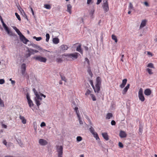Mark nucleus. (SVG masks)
Wrapping results in <instances>:
<instances>
[{
	"mask_svg": "<svg viewBox=\"0 0 157 157\" xmlns=\"http://www.w3.org/2000/svg\"><path fill=\"white\" fill-rule=\"evenodd\" d=\"M14 29L16 32L19 36L20 40L24 43L27 44V43L29 41L26 38L25 36L21 33L19 30L17 29L16 27H14Z\"/></svg>",
	"mask_w": 157,
	"mask_h": 157,
	"instance_id": "obj_1",
	"label": "nucleus"
},
{
	"mask_svg": "<svg viewBox=\"0 0 157 157\" xmlns=\"http://www.w3.org/2000/svg\"><path fill=\"white\" fill-rule=\"evenodd\" d=\"M79 54L77 52H75L71 54H67L64 55L65 56L67 57L68 58H70L71 60H73L77 59Z\"/></svg>",
	"mask_w": 157,
	"mask_h": 157,
	"instance_id": "obj_2",
	"label": "nucleus"
},
{
	"mask_svg": "<svg viewBox=\"0 0 157 157\" xmlns=\"http://www.w3.org/2000/svg\"><path fill=\"white\" fill-rule=\"evenodd\" d=\"M33 58L36 60L40 62L45 63L47 60L46 58L40 56H37L33 57Z\"/></svg>",
	"mask_w": 157,
	"mask_h": 157,
	"instance_id": "obj_3",
	"label": "nucleus"
},
{
	"mask_svg": "<svg viewBox=\"0 0 157 157\" xmlns=\"http://www.w3.org/2000/svg\"><path fill=\"white\" fill-rule=\"evenodd\" d=\"M138 97L139 99L141 101H144L145 100V98L143 94V90L142 88L140 89L138 92Z\"/></svg>",
	"mask_w": 157,
	"mask_h": 157,
	"instance_id": "obj_4",
	"label": "nucleus"
},
{
	"mask_svg": "<svg viewBox=\"0 0 157 157\" xmlns=\"http://www.w3.org/2000/svg\"><path fill=\"white\" fill-rule=\"evenodd\" d=\"M63 147L62 146H58L57 147V151L58 153V157H62Z\"/></svg>",
	"mask_w": 157,
	"mask_h": 157,
	"instance_id": "obj_5",
	"label": "nucleus"
},
{
	"mask_svg": "<svg viewBox=\"0 0 157 157\" xmlns=\"http://www.w3.org/2000/svg\"><path fill=\"white\" fill-rule=\"evenodd\" d=\"M102 7L105 12H107L109 11V6L107 0H106L105 2L103 3Z\"/></svg>",
	"mask_w": 157,
	"mask_h": 157,
	"instance_id": "obj_6",
	"label": "nucleus"
},
{
	"mask_svg": "<svg viewBox=\"0 0 157 157\" xmlns=\"http://www.w3.org/2000/svg\"><path fill=\"white\" fill-rule=\"evenodd\" d=\"M75 110L76 112L78 117V120L79 121V123L80 124H83L82 121L81 120V118L79 113V112L78 110V107H75Z\"/></svg>",
	"mask_w": 157,
	"mask_h": 157,
	"instance_id": "obj_7",
	"label": "nucleus"
},
{
	"mask_svg": "<svg viewBox=\"0 0 157 157\" xmlns=\"http://www.w3.org/2000/svg\"><path fill=\"white\" fill-rule=\"evenodd\" d=\"M101 86V85H100L97 84L95 85V87L94 86V88H93L95 93H99V91L100 90Z\"/></svg>",
	"mask_w": 157,
	"mask_h": 157,
	"instance_id": "obj_8",
	"label": "nucleus"
},
{
	"mask_svg": "<svg viewBox=\"0 0 157 157\" xmlns=\"http://www.w3.org/2000/svg\"><path fill=\"white\" fill-rule=\"evenodd\" d=\"M39 143L42 146H45L48 144L47 141L44 139H41L39 140Z\"/></svg>",
	"mask_w": 157,
	"mask_h": 157,
	"instance_id": "obj_9",
	"label": "nucleus"
},
{
	"mask_svg": "<svg viewBox=\"0 0 157 157\" xmlns=\"http://www.w3.org/2000/svg\"><path fill=\"white\" fill-rule=\"evenodd\" d=\"M147 22V20L146 19L142 20L140 26V29H141L144 27L146 25Z\"/></svg>",
	"mask_w": 157,
	"mask_h": 157,
	"instance_id": "obj_10",
	"label": "nucleus"
},
{
	"mask_svg": "<svg viewBox=\"0 0 157 157\" xmlns=\"http://www.w3.org/2000/svg\"><path fill=\"white\" fill-rule=\"evenodd\" d=\"M127 136V134L125 132L121 131L119 133V136L121 138H125Z\"/></svg>",
	"mask_w": 157,
	"mask_h": 157,
	"instance_id": "obj_11",
	"label": "nucleus"
},
{
	"mask_svg": "<svg viewBox=\"0 0 157 157\" xmlns=\"http://www.w3.org/2000/svg\"><path fill=\"white\" fill-rule=\"evenodd\" d=\"M151 91L149 89H147L144 91V94L147 96H149L151 95Z\"/></svg>",
	"mask_w": 157,
	"mask_h": 157,
	"instance_id": "obj_12",
	"label": "nucleus"
},
{
	"mask_svg": "<svg viewBox=\"0 0 157 157\" xmlns=\"http://www.w3.org/2000/svg\"><path fill=\"white\" fill-rule=\"evenodd\" d=\"M127 79L126 78L123 79L122 84L120 85V87L121 88H124L127 83Z\"/></svg>",
	"mask_w": 157,
	"mask_h": 157,
	"instance_id": "obj_13",
	"label": "nucleus"
},
{
	"mask_svg": "<svg viewBox=\"0 0 157 157\" xmlns=\"http://www.w3.org/2000/svg\"><path fill=\"white\" fill-rule=\"evenodd\" d=\"M102 135L104 139L107 141L109 140V136L107 133L105 132L102 133Z\"/></svg>",
	"mask_w": 157,
	"mask_h": 157,
	"instance_id": "obj_14",
	"label": "nucleus"
},
{
	"mask_svg": "<svg viewBox=\"0 0 157 157\" xmlns=\"http://www.w3.org/2000/svg\"><path fill=\"white\" fill-rule=\"evenodd\" d=\"M130 86V84H128L127 86L125 87V88L122 91V94H126V93L128 91V89H129Z\"/></svg>",
	"mask_w": 157,
	"mask_h": 157,
	"instance_id": "obj_15",
	"label": "nucleus"
},
{
	"mask_svg": "<svg viewBox=\"0 0 157 157\" xmlns=\"http://www.w3.org/2000/svg\"><path fill=\"white\" fill-rule=\"evenodd\" d=\"M81 44H79V46H78L77 47L76 49V51L80 52L81 53V54H83V51L81 48Z\"/></svg>",
	"mask_w": 157,
	"mask_h": 157,
	"instance_id": "obj_16",
	"label": "nucleus"
},
{
	"mask_svg": "<svg viewBox=\"0 0 157 157\" xmlns=\"http://www.w3.org/2000/svg\"><path fill=\"white\" fill-rule=\"evenodd\" d=\"M96 84L101 85V79L100 77H98L97 78L96 81Z\"/></svg>",
	"mask_w": 157,
	"mask_h": 157,
	"instance_id": "obj_17",
	"label": "nucleus"
},
{
	"mask_svg": "<svg viewBox=\"0 0 157 157\" xmlns=\"http://www.w3.org/2000/svg\"><path fill=\"white\" fill-rule=\"evenodd\" d=\"M61 49L62 51H65L67 50L68 48V47L66 45H62L60 46Z\"/></svg>",
	"mask_w": 157,
	"mask_h": 157,
	"instance_id": "obj_18",
	"label": "nucleus"
},
{
	"mask_svg": "<svg viewBox=\"0 0 157 157\" xmlns=\"http://www.w3.org/2000/svg\"><path fill=\"white\" fill-rule=\"evenodd\" d=\"M35 95L36 96V98H35L36 100H39L40 101H42V98L40 97V96L39 94L37 92L35 93Z\"/></svg>",
	"mask_w": 157,
	"mask_h": 157,
	"instance_id": "obj_19",
	"label": "nucleus"
},
{
	"mask_svg": "<svg viewBox=\"0 0 157 157\" xmlns=\"http://www.w3.org/2000/svg\"><path fill=\"white\" fill-rule=\"evenodd\" d=\"M19 118L21 120L23 124H25L26 123V121L24 117L20 116Z\"/></svg>",
	"mask_w": 157,
	"mask_h": 157,
	"instance_id": "obj_20",
	"label": "nucleus"
},
{
	"mask_svg": "<svg viewBox=\"0 0 157 157\" xmlns=\"http://www.w3.org/2000/svg\"><path fill=\"white\" fill-rule=\"evenodd\" d=\"M53 43L56 44H58L59 41V39L57 38H54L52 40Z\"/></svg>",
	"mask_w": 157,
	"mask_h": 157,
	"instance_id": "obj_21",
	"label": "nucleus"
},
{
	"mask_svg": "<svg viewBox=\"0 0 157 157\" xmlns=\"http://www.w3.org/2000/svg\"><path fill=\"white\" fill-rule=\"evenodd\" d=\"M72 8V6L70 4H68L67 6V11L70 14L71 13V9Z\"/></svg>",
	"mask_w": 157,
	"mask_h": 157,
	"instance_id": "obj_22",
	"label": "nucleus"
},
{
	"mask_svg": "<svg viewBox=\"0 0 157 157\" xmlns=\"http://www.w3.org/2000/svg\"><path fill=\"white\" fill-rule=\"evenodd\" d=\"M3 27L4 28L5 30L7 32L8 34H10V31L8 27L6 25L3 26Z\"/></svg>",
	"mask_w": 157,
	"mask_h": 157,
	"instance_id": "obj_23",
	"label": "nucleus"
},
{
	"mask_svg": "<svg viewBox=\"0 0 157 157\" xmlns=\"http://www.w3.org/2000/svg\"><path fill=\"white\" fill-rule=\"evenodd\" d=\"M113 117V114L111 113H108L107 114L106 118L109 119Z\"/></svg>",
	"mask_w": 157,
	"mask_h": 157,
	"instance_id": "obj_24",
	"label": "nucleus"
},
{
	"mask_svg": "<svg viewBox=\"0 0 157 157\" xmlns=\"http://www.w3.org/2000/svg\"><path fill=\"white\" fill-rule=\"evenodd\" d=\"M112 39L115 41V42L117 43V39L116 36L114 34L112 35Z\"/></svg>",
	"mask_w": 157,
	"mask_h": 157,
	"instance_id": "obj_25",
	"label": "nucleus"
},
{
	"mask_svg": "<svg viewBox=\"0 0 157 157\" xmlns=\"http://www.w3.org/2000/svg\"><path fill=\"white\" fill-rule=\"evenodd\" d=\"M92 134L93 135L94 137H95L97 140L100 139L98 136V134L97 133V132H95L94 133Z\"/></svg>",
	"mask_w": 157,
	"mask_h": 157,
	"instance_id": "obj_26",
	"label": "nucleus"
},
{
	"mask_svg": "<svg viewBox=\"0 0 157 157\" xmlns=\"http://www.w3.org/2000/svg\"><path fill=\"white\" fill-rule=\"evenodd\" d=\"M28 101L29 105L30 107L31 108L33 106L34 104H33V101L31 100H28Z\"/></svg>",
	"mask_w": 157,
	"mask_h": 157,
	"instance_id": "obj_27",
	"label": "nucleus"
},
{
	"mask_svg": "<svg viewBox=\"0 0 157 157\" xmlns=\"http://www.w3.org/2000/svg\"><path fill=\"white\" fill-rule=\"evenodd\" d=\"M88 69L87 70V72H88V73H89V75L90 76H92L93 75V74L91 71L90 67L89 66L88 67Z\"/></svg>",
	"mask_w": 157,
	"mask_h": 157,
	"instance_id": "obj_28",
	"label": "nucleus"
},
{
	"mask_svg": "<svg viewBox=\"0 0 157 157\" xmlns=\"http://www.w3.org/2000/svg\"><path fill=\"white\" fill-rule=\"evenodd\" d=\"M91 91L89 89H87L85 93V95L86 96H87L91 94Z\"/></svg>",
	"mask_w": 157,
	"mask_h": 157,
	"instance_id": "obj_29",
	"label": "nucleus"
},
{
	"mask_svg": "<svg viewBox=\"0 0 157 157\" xmlns=\"http://www.w3.org/2000/svg\"><path fill=\"white\" fill-rule=\"evenodd\" d=\"M40 101L39 100H36L35 101L36 105H37L38 107H39V106L41 104L40 101Z\"/></svg>",
	"mask_w": 157,
	"mask_h": 157,
	"instance_id": "obj_30",
	"label": "nucleus"
},
{
	"mask_svg": "<svg viewBox=\"0 0 157 157\" xmlns=\"http://www.w3.org/2000/svg\"><path fill=\"white\" fill-rule=\"evenodd\" d=\"M44 8L47 9H50L51 8V6L49 4H44Z\"/></svg>",
	"mask_w": 157,
	"mask_h": 157,
	"instance_id": "obj_31",
	"label": "nucleus"
},
{
	"mask_svg": "<svg viewBox=\"0 0 157 157\" xmlns=\"http://www.w3.org/2000/svg\"><path fill=\"white\" fill-rule=\"evenodd\" d=\"M56 61L57 63H60L62 62L63 60L61 58H58L56 59Z\"/></svg>",
	"mask_w": 157,
	"mask_h": 157,
	"instance_id": "obj_32",
	"label": "nucleus"
},
{
	"mask_svg": "<svg viewBox=\"0 0 157 157\" xmlns=\"http://www.w3.org/2000/svg\"><path fill=\"white\" fill-rule=\"evenodd\" d=\"M90 96L93 101H95L96 100V98L95 95L93 94H90Z\"/></svg>",
	"mask_w": 157,
	"mask_h": 157,
	"instance_id": "obj_33",
	"label": "nucleus"
},
{
	"mask_svg": "<svg viewBox=\"0 0 157 157\" xmlns=\"http://www.w3.org/2000/svg\"><path fill=\"white\" fill-rule=\"evenodd\" d=\"M46 41L47 42H48L49 41V38H50V35L49 34L47 33L46 35Z\"/></svg>",
	"mask_w": 157,
	"mask_h": 157,
	"instance_id": "obj_34",
	"label": "nucleus"
},
{
	"mask_svg": "<svg viewBox=\"0 0 157 157\" xmlns=\"http://www.w3.org/2000/svg\"><path fill=\"white\" fill-rule=\"evenodd\" d=\"M128 9L130 10H133V5L131 2L129 3Z\"/></svg>",
	"mask_w": 157,
	"mask_h": 157,
	"instance_id": "obj_35",
	"label": "nucleus"
},
{
	"mask_svg": "<svg viewBox=\"0 0 157 157\" xmlns=\"http://www.w3.org/2000/svg\"><path fill=\"white\" fill-rule=\"evenodd\" d=\"M60 77L62 80H63L65 82H67V79L64 76L60 75Z\"/></svg>",
	"mask_w": 157,
	"mask_h": 157,
	"instance_id": "obj_36",
	"label": "nucleus"
},
{
	"mask_svg": "<svg viewBox=\"0 0 157 157\" xmlns=\"http://www.w3.org/2000/svg\"><path fill=\"white\" fill-rule=\"evenodd\" d=\"M90 131L92 134L95 132L94 128L91 126L90 128Z\"/></svg>",
	"mask_w": 157,
	"mask_h": 157,
	"instance_id": "obj_37",
	"label": "nucleus"
},
{
	"mask_svg": "<svg viewBox=\"0 0 157 157\" xmlns=\"http://www.w3.org/2000/svg\"><path fill=\"white\" fill-rule=\"evenodd\" d=\"M147 67L151 68H154V67L153 66V64L151 63H149L147 65Z\"/></svg>",
	"mask_w": 157,
	"mask_h": 157,
	"instance_id": "obj_38",
	"label": "nucleus"
},
{
	"mask_svg": "<svg viewBox=\"0 0 157 157\" xmlns=\"http://www.w3.org/2000/svg\"><path fill=\"white\" fill-rule=\"evenodd\" d=\"M33 38L35 39L36 41H38L41 40L42 39V37H36V36H34Z\"/></svg>",
	"mask_w": 157,
	"mask_h": 157,
	"instance_id": "obj_39",
	"label": "nucleus"
},
{
	"mask_svg": "<svg viewBox=\"0 0 157 157\" xmlns=\"http://www.w3.org/2000/svg\"><path fill=\"white\" fill-rule=\"evenodd\" d=\"M31 55L30 53L29 50H28L27 52V53H26V55H25L26 57V58H28V57L30 56Z\"/></svg>",
	"mask_w": 157,
	"mask_h": 157,
	"instance_id": "obj_40",
	"label": "nucleus"
},
{
	"mask_svg": "<svg viewBox=\"0 0 157 157\" xmlns=\"http://www.w3.org/2000/svg\"><path fill=\"white\" fill-rule=\"evenodd\" d=\"M15 15L17 19L19 21H20L21 20V19L20 15L17 13H15Z\"/></svg>",
	"mask_w": 157,
	"mask_h": 157,
	"instance_id": "obj_41",
	"label": "nucleus"
},
{
	"mask_svg": "<svg viewBox=\"0 0 157 157\" xmlns=\"http://www.w3.org/2000/svg\"><path fill=\"white\" fill-rule=\"evenodd\" d=\"M147 71L149 74L151 75L153 74V72H152V70L151 69L149 68H147Z\"/></svg>",
	"mask_w": 157,
	"mask_h": 157,
	"instance_id": "obj_42",
	"label": "nucleus"
},
{
	"mask_svg": "<svg viewBox=\"0 0 157 157\" xmlns=\"http://www.w3.org/2000/svg\"><path fill=\"white\" fill-rule=\"evenodd\" d=\"M76 140H77V141L79 142L82 140V138L80 136H78L77 137Z\"/></svg>",
	"mask_w": 157,
	"mask_h": 157,
	"instance_id": "obj_43",
	"label": "nucleus"
},
{
	"mask_svg": "<svg viewBox=\"0 0 157 157\" xmlns=\"http://www.w3.org/2000/svg\"><path fill=\"white\" fill-rule=\"evenodd\" d=\"M21 70H26V65L25 63H23L21 66Z\"/></svg>",
	"mask_w": 157,
	"mask_h": 157,
	"instance_id": "obj_44",
	"label": "nucleus"
},
{
	"mask_svg": "<svg viewBox=\"0 0 157 157\" xmlns=\"http://www.w3.org/2000/svg\"><path fill=\"white\" fill-rule=\"evenodd\" d=\"M119 146L120 147L122 148L124 147V145L121 142H119L118 143Z\"/></svg>",
	"mask_w": 157,
	"mask_h": 157,
	"instance_id": "obj_45",
	"label": "nucleus"
},
{
	"mask_svg": "<svg viewBox=\"0 0 157 157\" xmlns=\"http://www.w3.org/2000/svg\"><path fill=\"white\" fill-rule=\"evenodd\" d=\"M5 80L4 79H0V84H2L5 83Z\"/></svg>",
	"mask_w": 157,
	"mask_h": 157,
	"instance_id": "obj_46",
	"label": "nucleus"
},
{
	"mask_svg": "<svg viewBox=\"0 0 157 157\" xmlns=\"http://www.w3.org/2000/svg\"><path fill=\"white\" fill-rule=\"evenodd\" d=\"M30 53L31 54V55L34 54V50L30 49V50H29Z\"/></svg>",
	"mask_w": 157,
	"mask_h": 157,
	"instance_id": "obj_47",
	"label": "nucleus"
},
{
	"mask_svg": "<svg viewBox=\"0 0 157 157\" xmlns=\"http://www.w3.org/2000/svg\"><path fill=\"white\" fill-rule=\"evenodd\" d=\"M94 10H91L90 11V15L91 16H93V15L94 13Z\"/></svg>",
	"mask_w": 157,
	"mask_h": 157,
	"instance_id": "obj_48",
	"label": "nucleus"
},
{
	"mask_svg": "<svg viewBox=\"0 0 157 157\" xmlns=\"http://www.w3.org/2000/svg\"><path fill=\"white\" fill-rule=\"evenodd\" d=\"M111 123L112 125H115L116 124L115 121L114 120H112L111 121Z\"/></svg>",
	"mask_w": 157,
	"mask_h": 157,
	"instance_id": "obj_49",
	"label": "nucleus"
},
{
	"mask_svg": "<svg viewBox=\"0 0 157 157\" xmlns=\"http://www.w3.org/2000/svg\"><path fill=\"white\" fill-rule=\"evenodd\" d=\"M46 125L45 123L44 122H42L40 124V126L41 127H43L44 126H45Z\"/></svg>",
	"mask_w": 157,
	"mask_h": 157,
	"instance_id": "obj_50",
	"label": "nucleus"
},
{
	"mask_svg": "<svg viewBox=\"0 0 157 157\" xmlns=\"http://www.w3.org/2000/svg\"><path fill=\"white\" fill-rule=\"evenodd\" d=\"M25 70H21V72L22 75H24L25 71Z\"/></svg>",
	"mask_w": 157,
	"mask_h": 157,
	"instance_id": "obj_51",
	"label": "nucleus"
},
{
	"mask_svg": "<svg viewBox=\"0 0 157 157\" xmlns=\"http://www.w3.org/2000/svg\"><path fill=\"white\" fill-rule=\"evenodd\" d=\"M85 60L87 62L88 64H90V61H89V59L87 58H85Z\"/></svg>",
	"mask_w": 157,
	"mask_h": 157,
	"instance_id": "obj_52",
	"label": "nucleus"
},
{
	"mask_svg": "<svg viewBox=\"0 0 157 157\" xmlns=\"http://www.w3.org/2000/svg\"><path fill=\"white\" fill-rule=\"evenodd\" d=\"M143 131V128L141 127H139V132H140L142 133Z\"/></svg>",
	"mask_w": 157,
	"mask_h": 157,
	"instance_id": "obj_53",
	"label": "nucleus"
},
{
	"mask_svg": "<svg viewBox=\"0 0 157 157\" xmlns=\"http://www.w3.org/2000/svg\"><path fill=\"white\" fill-rule=\"evenodd\" d=\"M101 2V0H97V2L96 3L97 5H99Z\"/></svg>",
	"mask_w": 157,
	"mask_h": 157,
	"instance_id": "obj_54",
	"label": "nucleus"
},
{
	"mask_svg": "<svg viewBox=\"0 0 157 157\" xmlns=\"http://www.w3.org/2000/svg\"><path fill=\"white\" fill-rule=\"evenodd\" d=\"M26 98H27V99L28 100H28H31L30 99V97H29V95L28 94H27V95H26Z\"/></svg>",
	"mask_w": 157,
	"mask_h": 157,
	"instance_id": "obj_55",
	"label": "nucleus"
},
{
	"mask_svg": "<svg viewBox=\"0 0 157 157\" xmlns=\"http://www.w3.org/2000/svg\"><path fill=\"white\" fill-rule=\"evenodd\" d=\"M90 84L91 86H92L93 88H94V86L93 82L92 81H91Z\"/></svg>",
	"mask_w": 157,
	"mask_h": 157,
	"instance_id": "obj_56",
	"label": "nucleus"
},
{
	"mask_svg": "<svg viewBox=\"0 0 157 157\" xmlns=\"http://www.w3.org/2000/svg\"><path fill=\"white\" fill-rule=\"evenodd\" d=\"M147 54L148 55L151 56H153L152 53L150 52H147Z\"/></svg>",
	"mask_w": 157,
	"mask_h": 157,
	"instance_id": "obj_57",
	"label": "nucleus"
},
{
	"mask_svg": "<svg viewBox=\"0 0 157 157\" xmlns=\"http://www.w3.org/2000/svg\"><path fill=\"white\" fill-rule=\"evenodd\" d=\"M2 126L3 128H6L7 127V125L4 124H2Z\"/></svg>",
	"mask_w": 157,
	"mask_h": 157,
	"instance_id": "obj_58",
	"label": "nucleus"
},
{
	"mask_svg": "<svg viewBox=\"0 0 157 157\" xmlns=\"http://www.w3.org/2000/svg\"><path fill=\"white\" fill-rule=\"evenodd\" d=\"M144 4L147 6H149V4L147 2H144Z\"/></svg>",
	"mask_w": 157,
	"mask_h": 157,
	"instance_id": "obj_59",
	"label": "nucleus"
},
{
	"mask_svg": "<svg viewBox=\"0 0 157 157\" xmlns=\"http://www.w3.org/2000/svg\"><path fill=\"white\" fill-rule=\"evenodd\" d=\"M3 144L5 145H6L7 144V142L6 140H4L3 141Z\"/></svg>",
	"mask_w": 157,
	"mask_h": 157,
	"instance_id": "obj_60",
	"label": "nucleus"
},
{
	"mask_svg": "<svg viewBox=\"0 0 157 157\" xmlns=\"http://www.w3.org/2000/svg\"><path fill=\"white\" fill-rule=\"evenodd\" d=\"M92 0H87V3L88 4H89L91 2Z\"/></svg>",
	"mask_w": 157,
	"mask_h": 157,
	"instance_id": "obj_61",
	"label": "nucleus"
},
{
	"mask_svg": "<svg viewBox=\"0 0 157 157\" xmlns=\"http://www.w3.org/2000/svg\"><path fill=\"white\" fill-rule=\"evenodd\" d=\"M31 12H32V14L33 15H34V11H33V9H32V8H31Z\"/></svg>",
	"mask_w": 157,
	"mask_h": 157,
	"instance_id": "obj_62",
	"label": "nucleus"
},
{
	"mask_svg": "<svg viewBox=\"0 0 157 157\" xmlns=\"http://www.w3.org/2000/svg\"><path fill=\"white\" fill-rule=\"evenodd\" d=\"M11 83L12 84H14L15 83V81L14 80L11 81Z\"/></svg>",
	"mask_w": 157,
	"mask_h": 157,
	"instance_id": "obj_63",
	"label": "nucleus"
},
{
	"mask_svg": "<svg viewBox=\"0 0 157 157\" xmlns=\"http://www.w3.org/2000/svg\"><path fill=\"white\" fill-rule=\"evenodd\" d=\"M40 95L41 96L43 97L44 98H45L46 97L45 95L42 94H41Z\"/></svg>",
	"mask_w": 157,
	"mask_h": 157,
	"instance_id": "obj_64",
	"label": "nucleus"
}]
</instances>
